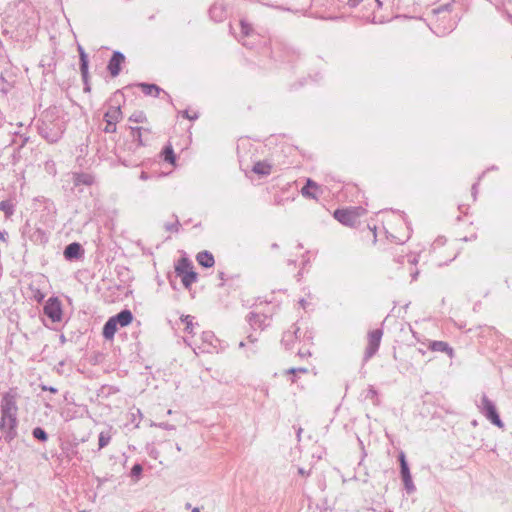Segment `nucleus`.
<instances>
[{
	"label": "nucleus",
	"mask_w": 512,
	"mask_h": 512,
	"mask_svg": "<svg viewBox=\"0 0 512 512\" xmlns=\"http://www.w3.org/2000/svg\"><path fill=\"white\" fill-rule=\"evenodd\" d=\"M139 178L143 181L147 180L149 178L148 174L146 172H142L139 176Z\"/></svg>",
	"instance_id": "obj_46"
},
{
	"label": "nucleus",
	"mask_w": 512,
	"mask_h": 512,
	"mask_svg": "<svg viewBox=\"0 0 512 512\" xmlns=\"http://www.w3.org/2000/svg\"><path fill=\"white\" fill-rule=\"evenodd\" d=\"M137 414H138L140 417L142 416V413H141V411H140L139 409L137 410Z\"/></svg>",
	"instance_id": "obj_56"
},
{
	"label": "nucleus",
	"mask_w": 512,
	"mask_h": 512,
	"mask_svg": "<svg viewBox=\"0 0 512 512\" xmlns=\"http://www.w3.org/2000/svg\"><path fill=\"white\" fill-rule=\"evenodd\" d=\"M133 141L136 142L135 147L129 146V150L136 153L138 148L148 145L151 136V129L147 127H130Z\"/></svg>",
	"instance_id": "obj_4"
},
{
	"label": "nucleus",
	"mask_w": 512,
	"mask_h": 512,
	"mask_svg": "<svg viewBox=\"0 0 512 512\" xmlns=\"http://www.w3.org/2000/svg\"><path fill=\"white\" fill-rule=\"evenodd\" d=\"M176 449H177L178 451H181V447H180L178 444L176 445Z\"/></svg>",
	"instance_id": "obj_57"
},
{
	"label": "nucleus",
	"mask_w": 512,
	"mask_h": 512,
	"mask_svg": "<svg viewBox=\"0 0 512 512\" xmlns=\"http://www.w3.org/2000/svg\"><path fill=\"white\" fill-rule=\"evenodd\" d=\"M478 408L480 413L492 424L498 428H504V423L497 412L495 404L485 394L482 395Z\"/></svg>",
	"instance_id": "obj_3"
},
{
	"label": "nucleus",
	"mask_w": 512,
	"mask_h": 512,
	"mask_svg": "<svg viewBox=\"0 0 512 512\" xmlns=\"http://www.w3.org/2000/svg\"><path fill=\"white\" fill-rule=\"evenodd\" d=\"M297 331L298 329H296L295 331H287L283 334V337H282V344L284 345V347L287 349V350H290L294 344V342L296 341L297 339Z\"/></svg>",
	"instance_id": "obj_21"
},
{
	"label": "nucleus",
	"mask_w": 512,
	"mask_h": 512,
	"mask_svg": "<svg viewBox=\"0 0 512 512\" xmlns=\"http://www.w3.org/2000/svg\"><path fill=\"white\" fill-rule=\"evenodd\" d=\"M129 121L135 122V123H144L147 121L146 115L142 112H135L129 117Z\"/></svg>",
	"instance_id": "obj_32"
},
{
	"label": "nucleus",
	"mask_w": 512,
	"mask_h": 512,
	"mask_svg": "<svg viewBox=\"0 0 512 512\" xmlns=\"http://www.w3.org/2000/svg\"><path fill=\"white\" fill-rule=\"evenodd\" d=\"M248 322L253 329L263 330L269 325V318L262 313L250 312Z\"/></svg>",
	"instance_id": "obj_11"
},
{
	"label": "nucleus",
	"mask_w": 512,
	"mask_h": 512,
	"mask_svg": "<svg viewBox=\"0 0 512 512\" xmlns=\"http://www.w3.org/2000/svg\"><path fill=\"white\" fill-rule=\"evenodd\" d=\"M65 128L63 119L53 115L51 112H45L42 116L38 131L48 142L55 143L62 137Z\"/></svg>",
	"instance_id": "obj_2"
},
{
	"label": "nucleus",
	"mask_w": 512,
	"mask_h": 512,
	"mask_svg": "<svg viewBox=\"0 0 512 512\" xmlns=\"http://www.w3.org/2000/svg\"><path fill=\"white\" fill-rule=\"evenodd\" d=\"M298 355H299L301 358H304V357L310 356V355H311V353H310V351H309V350H305V351H303V350H299Z\"/></svg>",
	"instance_id": "obj_42"
},
{
	"label": "nucleus",
	"mask_w": 512,
	"mask_h": 512,
	"mask_svg": "<svg viewBox=\"0 0 512 512\" xmlns=\"http://www.w3.org/2000/svg\"><path fill=\"white\" fill-rule=\"evenodd\" d=\"M240 25H241V33L244 36H249L250 33L252 32L251 25L244 20H241Z\"/></svg>",
	"instance_id": "obj_33"
},
{
	"label": "nucleus",
	"mask_w": 512,
	"mask_h": 512,
	"mask_svg": "<svg viewBox=\"0 0 512 512\" xmlns=\"http://www.w3.org/2000/svg\"><path fill=\"white\" fill-rule=\"evenodd\" d=\"M105 122H106V126L104 128V132L105 133H115L117 130L116 124L113 123L112 121H105Z\"/></svg>",
	"instance_id": "obj_36"
},
{
	"label": "nucleus",
	"mask_w": 512,
	"mask_h": 512,
	"mask_svg": "<svg viewBox=\"0 0 512 512\" xmlns=\"http://www.w3.org/2000/svg\"><path fill=\"white\" fill-rule=\"evenodd\" d=\"M429 348L432 351L443 352L448 354L449 356L453 355V349L449 346L447 342L444 341H433L430 344Z\"/></svg>",
	"instance_id": "obj_18"
},
{
	"label": "nucleus",
	"mask_w": 512,
	"mask_h": 512,
	"mask_svg": "<svg viewBox=\"0 0 512 512\" xmlns=\"http://www.w3.org/2000/svg\"><path fill=\"white\" fill-rule=\"evenodd\" d=\"M218 276H219V278H220L221 280H224V273H223V272H219V275H218Z\"/></svg>",
	"instance_id": "obj_52"
},
{
	"label": "nucleus",
	"mask_w": 512,
	"mask_h": 512,
	"mask_svg": "<svg viewBox=\"0 0 512 512\" xmlns=\"http://www.w3.org/2000/svg\"><path fill=\"white\" fill-rule=\"evenodd\" d=\"M376 2H377V4H378V6H379V7H381V6H382V3H381V1H380V0H376Z\"/></svg>",
	"instance_id": "obj_55"
},
{
	"label": "nucleus",
	"mask_w": 512,
	"mask_h": 512,
	"mask_svg": "<svg viewBox=\"0 0 512 512\" xmlns=\"http://www.w3.org/2000/svg\"><path fill=\"white\" fill-rule=\"evenodd\" d=\"M167 414H168V415H171V414H172V410H171V409H169V410L167 411Z\"/></svg>",
	"instance_id": "obj_58"
},
{
	"label": "nucleus",
	"mask_w": 512,
	"mask_h": 512,
	"mask_svg": "<svg viewBox=\"0 0 512 512\" xmlns=\"http://www.w3.org/2000/svg\"><path fill=\"white\" fill-rule=\"evenodd\" d=\"M8 64V60L5 55L0 52V68Z\"/></svg>",
	"instance_id": "obj_41"
},
{
	"label": "nucleus",
	"mask_w": 512,
	"mask_h": 512,
	"mask_svg": "<svg viewBox=\"0 0 512 512\" xmlns=\"http://www.w3.org/2000/svg\"><path fill=\"white\" fill-rule=\"evenodd\" d=\"M73 182L75 186L86 185L90 186L94 182V177L88 173H75L73 175Z\"/></svg>",
	"instance_id": "obj_14"
},
{
	"label": "nucleus",
	"mask_w": 512,
	"mask_h": 512,
	"mask_svg": "<svg viewBox=\"0 0 512 512\" xmlns=\"http://www.w3.org/2000/svg\"><path fill=\"white\" fill-rule=\"evenodd\" d=\"M111 318L115 321L117 326L125 327L132 322L133 314L130 310L124 309Z\"/></svg>",
	"instance_id": "obj_13"
},
{
	"label": "nucleus",
	"mask_w": 512,
	"mask_h": 512,
	"mask_svg": "<svg viewBox=\"0 0 512 512\" xmlns=\"http://www.w3.org/2000/svg\"><path fill=\"white\" fill-rule=\"evenodd\" d=\"M43 311L44 314L54 323L62 320L61 302L56 297H51L46 301Z\"/></svg>",
	"instance_id": "obj_6"
},
{
	"label": "nucleus",
	"mask_w": 512,
	"mask_h": 512,
	"mask_svg": "<svg viewBox=\"0 0 512 512\" xmlns=\"http://www.w3.org/2000/svg\"><path fill=\"white\" fill-rule=\"evenodd\" d=\"M417 276H418V271H416L415 273L412 274V279L416 280Z\"/></svg>",
	"instance_id": "obj_50"
},
{
	"label": "nucleus",
	"mask_w": 512,
	"mask_h": 512,
	"mask_svg": "<svg viewBox=\"0 0 512 512\" xmlns=\"http://www.w3.org/2000/svg\"><path fill=\"white\" fill-rule=\"evenodd\" d=\"M61 341H62V342H64V341H65V338H64V336H63V335L61 336Z\"/></svg>",
	"instance_id": "obj_61"
},
{
	"label": "nucleus",
	"mask_w": 512,
	"mask_h": 512,
	"mask_svg": "<svg viewBox=\"0 0 512 512\" xmlns=\"http://www.w3.org/2000/svg\"><path fill=\"white\" fill-rule=\"evenodd\" d=\"M34 297L38 302H40L44 298V295L40 291H37Z\"/></svg>",
	"instance_id": "obj_44"
},
{
	"label": "nucleus",
	"mask_w": 512,
	"mask_h": 512,
	"mask_svg": "<svg viewBox=\"0 0 512 512\" xmlns=\"http://www.w3.org/2000/svg\"><path fill=\"white\" fill-rule=\"evenodd\" d=\"M409 262L412 263V264L416 263V259L415 258L409 259Z\"/></svg>",
	"instance_id": "obj_54"
},
{
	"label": "nucleus",
	"mask_w": 512,
	"mask_h": 512,
	"mask_svg": "<svg viewBox=\"0 0 512 512\" xmlns=\"http://www.w3.org/2000/svg\"><path fill=\"white\" fill-rule=\"evenodd\" d=\"M298 473H299L300 475H302V476H306V475H308V473H307L303 468H299V469H298Z\"/></svg>",
	"instance_id": "obj_48"
},
{
	"label": "nucleus",
	"mask_w": 512,
	"mask_h": 512,
	"mask_svg": "<svg viewBox=\"0 0 512 512\" xmlns=\"http://www.w3.org/2000/svg\"><path fill=\"white\" fill-rule=\"evenodd\" d=\"M7 232L6 231H0V241H6Z\"/></svg>",
	"instance_id": "obj_45"
},
{
	"label": "nucleus",
	"mask_w": 512,
	"mask_h": 512,
	"mask_svg": "<svg viewBox=\"0 0 512 512\" xmlns=\"http://www.w3.org/2000/svg\"><path fill=\"white\" fill-rule=\"evenodd\" d=\"M63 254L65 259L68 261L77 260L83 257L84 249L81 244L73 242L65 247Z\"/></svg>",
	"instance_id": "obj_9"
},
{
	"label": "nucleus",
	"mask_w": 512,
	"mask_h": 512,
	"mask_svg": "<svg viewBox=\"0 0 512 512\" xmlns=\"http://www.w3.org/2000/svg\"><path fill=\"white\" fill-rule=\"evenodd\" d=\"M163 155H164V160L166 162H169L171 164H174L175 163V154H174V151L172 149V147L169 145V146H166L163 150Z\"/></svg>",
	"instance_id": "obj_31"
},
{
	"label": "nucleus",
	"mask_w": 512,
	"mask_h": 512,
	"mask_svg": "<svg viewBox=\"0 0 512 512\" xmlns=\"http://www.w3.org/2000/svg\"><path fill=\"white\" fill-rule=\"evenodd\" d=\"M111 440V434L109 431H102L99 434L98 445L99 449L106 447Z\"/></svg>",
	"instance_id": "obj_28"
},
{
	"label": "nucleus",
	"mask_w": 512,
	"mask_h": 512,
	"mask_svg": "<svg viewBox=\"0 0 512 512\" xmlns=\"http://www.w3.org/2000/svg\"><path fill=\"white\" fill-rule=\"evenodd\" d=\"M363 0H348V4L352 7H355L357 6L360 2H362Z\"/></svg>",
	"instance_id": "obj_43"
},
{
	"label": "nucleus",
	"mask_w": 512,
	"mask_h": 512,
	"mask_svg": "<svg viewBox=\"0 0 512 512\" xmlns=\"http://www.w3.org/2000/svg\"><path fill=\"white\" fill-rule=\"evenodd\" d=\"M318 189L319 186L317 185L316 182H314L313 180L311 179H308L307 182H306V185L301 189V193L304 197H308V198H312V199H316L317 196L312 193L310 190L311 189Z\"/></svg>",
	"instance_id": "obj_22"
},
{
	"label": "nucleus",
	"mask_w": 512,
	"mask_h": 512,
	"mask_svg": "<svg viewBox=\"0 0 512 512\" xmlns=\"http://www.w3.org/2000/svg\"><path fill=\"white\" fill-rule=\"evenodd\" d=\"M139 87L145 95H153L154 97H158L162 92V89L155 84L140 83Z\"/></svg>",
	"instance_id": "obj_20"
},
{
	"label": "nucleus",
	"mask_w": 512,
	"mask_h": 512,
	"mask_svg": "<svg viewBox=\"0 0 512 512\" xmlns=\"http://www.w3.org/2000/svg\"><path fill=\"white\" fill-rule=\"evenodd\" d=\"M0 81H2V82H4V81H5V80H4V77H3L2 75L0 76Z\"/></svg>",
	"instance_id": "obj_59"
},
{
	"label": "nucleus",
	"mask_w": 512,
	"mask_h": 512,
	"mask_svg": "<svg viewBox=\"0 0 512 512\" xmlns=\"http://www.w3.org/2000/svg\"><path fill=\"white\" fill-rule=\"evenodd\" d=\"M40 388L42 391H49L51 393H57L58 392V389L53 387V386H48V385H45V384H41L40 385Z\"/></svg>",
	"instance_id": "obj_38"
},
{
	"label": "nucleus",
	"mask_w": 512,
	"mask_h": 512,
	"mask_svg": "<svg viewBox=\"0 0 512 512\" xmlns=\"http://www.w3.org/2000/svg\"><path fill=\"white\" fill-rule=\"evenodd\" d=\"M239 346L244 347V342H240Z\"/></svg>",
	"instance_id": "obj_60"
},
{
	"label": "nucleus",
	"mask_w": 512,
	"mask_h": 512,
	"mask_svg": "<svg viewBox=\"0 0 512 512\" xmlns=\"http://www.w3.org/2000/svg\"><path fill=\"white\" fill-rule=\"evenodd\" d=\"M79 56H80V71L84 81L87 80L88 77V56L85 53L84 49L79 46L78 47Z\"/></svg>",
	"instance_id": "obj_16"
},
{
	"label": "nucleus",
	"mask_w": 512,
	"mask_h": 512,
	"mask_svg": "<svg viewBox=\"0 0 512 512\" xmlns=\"http://www.w3.org/2000/svg\"><path fill=\"white\" fill-rule=\"evenodd\" d=\"M202 345L197 348L204 353H210L211 349L216 348V342L218 341L214 333L211 331H204L201 334Z\"/></svg>",
	"instance_id": "obj_10"
},
{
	"label": "nucleus",
	"mask_w": 512,
	"mask_h": 512,
	"mask_svg": "<svg viewBox=\"0 0 512 512\" xmlns=\"http://www.w3.org/2000/svg\"><path fill=\"white\" fill-rule=\"evenodd\" d=\"M192 268L191 263L187 259H181L175 267V271L179 276H181L189 270H192Z\"/></svg>",
	"instance_id": "obj_25"
},
{
	"label": "nucleus",
	"mask_w": 512,
	"mask_h": 512,
	"mask_svg": "<svg viewBox=\"0 0 512 512\" xmlns=\"http://www.w3.org/2000/svg\"><path fill=\"white\" fill-rule=\"evenodd\" d=\"M117 331V325L115 321L110 317L103 327V337L107 340L113 339L115 333Z\"/></svg>",
	"instance_id": "obj_17"
},
{
	"label": "nucleus",
	"mask_w": 512,
	"mask_h": 512,
	"mask_svg": "<svg viewBox=\"0 0 512 512\" xmlns=\"http://www.w3.org/2000/svg\"><path fill=\"white\" fill-rule=\"evenodd\" d=\"M383 336L382 329H375L368 333V344L364 352L363 360L367 362L378 351Z\"/></svg>",
	"instance_id": "obj_5"
},
{
	"label": "nucleus",
	"mask_w": 512,
	"mask_h": 512,
	"mask_svg": "<svg viewBox=\"0 0 512 512\" xmlns=\"http://www.w3.org/2000/svg\"><path fill=\"white\" fill-rule=\"evenodd\" d=\"M182 116L189 119V120H195L198 118V115L197 114H194V115H190L189 112L187 110L183 111L182 113Z\"/></svg>",
	"instance_id": "obj_40"
},
{
	"label": "nucleus",
	"mask_w": 512,
	"mask_h": 512,
	"mask_svg": "<svg viewBox=\"0 0 512 512\" xmlns=\"http://www.w3.org/2000/svg\"><path fill=\"white\" fill-rule=\"evenodd\" d=\"M196 259L198 263L205 268H210L215 263L213 255L208 251L199 252Z\"/></svg>",
	"instance_id": "obj_15"
},
{
	"label": "nucleus",
	"mask_w": 512,
	"mask_h": 512,
	"mask_svg": "<svg viewBox=\"0 0 512 512\" xmlns=\"http://www.w3.org/2000/svg\"><path fill=\"white\" fill-rule=\"evenodd\" d=\"M286 372L288 374L307 373L308 369L307 368H303V367H300V368H290Z\"/></svg>",
	"instance_id": "obj_37"
},
{
	"label": "nucleus",
	"mask_w": 512,
	"mask_h": 512,
	"mask_svg": "<svg viewBox=\"0 0 512 512\" xmlns=\"http://www.w3.org/2000/svg\"><path fill=\"white\" fill-rule=\"evenodd\" d=\"M17 395L8 391L2 395L0 402V440L11 443L18 435Z\"/></svg>",
	"instance_id": "obj_1"
},
{
	"label": "nucleus",
	"mask_w": 512,
	"mask_h": 512,
	"mask_svg": "<svg viewBox=\"0 0 512 512\" xmlns=\"http://www.w3.org/2000/svg\"><path fill=\"white\" fill-rule=\"evenodd\" d=\"M122 112L120 107H110L109 110L104 115L105 121H112L113 123L117 124L119 120L121 119Z\"/></svg>",
	"instance_id": "obj_19"
},
{
	"label": "nucleus",
	"mask_w": 512,
	"mask_h": 512,
	"mask_svg": "<svg viewBox=\"0 0 512 512\" xmlns=\"http://www.w3.org/2000/svg\"><path fill=\"white\" fill-rule=\"evenodd\" d=\"M476 193H477V183H475L472 186V195H473L474 199H476Z\"/></svg>",
	"instance_id": "obj_47"
},
{
	"label": "nucleus",
	"mask_w": 512,
	"mask_h": 512,
	"mask_svg": "<svg viewBox=\"0 0 512 512\" xmlns=\"http://www.w3.org/2000/svg\"><path fill=\"white\" fill-rule=\"evenodd\" d=\"M369 394L372 395V396H375L376 395V391L371 387L369 389Z\"/></svg>",
	"instance_id": "obj_49"
},
{
	"label": "nucleus",
	"mask_w": 512,
	"mask_h": 512,
	"mask_svg": "<svg viewBox=\"0 0 512 512\" xmlns=\"http://www.w3.org/2000/svg\"><path fill=\"white\" fill-rule=\"evenodd\" d=\"M125 61V56L120 51H115L109 60L107 69L112 77L119 75L121 71V65Z\"/></svg>",
	"instance_id": "obj_8"
},
{
	"label": "nucleus",
	"mask_w": 512,
	"mask_h": 512,
	"mask_svg": "<svg viewBox=\"0 0 512 512\" xmlns=\"http://www.w3.org/2000/svg\"><path fill=\"white\" fill-rule=\"evenodd\" d=\"M334 217L342 224L351 226L355 222V215L347 209H338L334 212Z\"/></svg>",
	"instance_id": "obj_12"
},
{
	"label": "nucleus",
	"mask_w": 512,
	"mask_h": 512,
	"mask_svg": "<svg viewBox=\"0 0 512 512\" xmlns=\"http://www.w3.org/2000/svg\"><path fill=\"white\" fill-rule=\"evenodd\" d=\"M119 160H120L121 164L126 167L138 166L141 162L140 157H137L135 159H129V158H126L125 156H119Z\"/></svg>",
	"instance_id": "obj_30"
},
{
	"label": "nucleus",
	"mask_w": 512,
	"mask_h": 512,
	"mask_svg": "<svg viewBox=\"0 0 512 512\" xmlns=\"http://www.w3.org/2000/svg\"><path fill=\"white\" fill-rule=\"evenodd\" d=\"M248 340H249L250 342H255V341H256V339H255V338H253V337H252V335H249V336H248Z\"/></svg>",
	"instance_id": "obj_51"
},
{
	"label": "nucleus",
	"mask_w": 512,
	"mask_h": 512,
	"mask_svg": "<svg viewBox=\"0 0 512 512\" xmlns=\"http://www.w3.org/2000/svg\"><path fill=\"white\" fill-rule=\"evenodd\" d=\"M305 303H306V301L304 299L300 300V304H301L302 307H305Z\"/></svg>",
	"instance_id": "obj_53"
},
{
	"label": "nucleus",
	"mask_w": 512,
	"mask_h": 512,
	"mask_svg": "<svg viewBox=\"0 0 512 512\" xmlns=\"http://www.w3.org/2000/svg\"><path fill=\"white\" fill-rule=\"evenodd\" d=\"M180 319L183 323H185V332L193 335L195 326H198L197 323L193 322L194 317L191 315H182Z\"/></svg>",
	"instance_id": "obj_23"
},
{
	"label": "nucleus",
	"mask_w": 512,
	"mask_h": 512,
	"mask_svg": "<svg viewBox=\"0 0 512 512\" xmlns=\"http://www.w3.org/2000/svg\"><path fill=\"white\" fill-rule=\"evenodd\" d=\"M179 227H180V223H179L178 219H176L174 223L165 224V229L170 232H178Z\"/></svg>",
	"instance_id": "obj_35"
},
{
	"label": "nucleus",
	"mask_w": 512,
	"mask_h": 512,
	"mask_svg": "<svg viewBox=\"0 0 512 512\" xmlns=\"http://www.w3.org/2000/svg\"><path fill=\"white\" fill-rule=\"evenodd\" d=\"M398 458L400 462V473L404 483V487L408 493H412L415 491V485L413 484L410 469L406 461V456L404 452H401Z\"/></svg>",
	"instance_id": "obj_7"
},
{
	"label": "nucleus",
	"mask_w": 512,
	"mask_h": 512,
	"mask_svg": "<svg viewBox=\"0 0 512 512\" xmlns=\"http://www.w3.org/2000/svg\"><path fill=\"white\" fill-rule=\"evenodd\" d=\"M0 210L9 218L14 214L15 205L11 200H3L0 202Z\"/></svg>",
	"instance_id": "obj_24"
},
{
	"label": "nucleus",
	"mask_w": 512,
	"mask_h": 512,
	"mask_svg": "<svg viewBox=\"0 0 512 512\" xmlns=\"http://www.w3.org/2000/svg\"><path fill=\"white\" fill-rule=\"evenodd\" d=\"M32 435L35 439H37L41 442H46L48 440V435H47L46 431L41 427H35L32 430Z\"/></svg>",
	"instance_id": "obj_29"
},
{
	"label": "nucleus",
	"mask_w": 512,
	"mask_h": 512,
	"mask_svg": "<svg viewBox=\"0 0 512 512\" xmlns=\"http://www.w3.org/2000/svg\"><path fill=\"white\" fill-rule=\"evenodd\" d=\"M271 166L265 162H257L253 166V172L259 175H268L270 174Z\"/></svg>",
	"instance_id": "obj_26"
},
{
	"label": "nucleus",
	"mask_w": 512,
	"mask_h": 512,
	"mask_svg": "<svg viewBox=\"0 0 512 512\" xmlns=\"http://www.w3.org/2000/svg\"><path fill=\"white\" fill-rule=\"evenodd\" d=\"M155 426H158L162 429H165V430H174L175 429V426L172 425V424H169V423H159V424H155Z\"/></svg>",
	"instance_id": "obj_39"
},
{
	"label": "nucleus",
	"mask_w": 512,
	"mask_h": 512,
	"mask_svg": "<svg viewBox=\"0 0 512 512\" xmlns=\"http://www.w3.org/2000/svg\"><path fill=\"white\" fill-rule=\"evenodd\" d=\"M183 285L188 288L192 283L197 280V273L193 270H189L185 274L181 275Z\"/></svg>",
	"instance_id": "obj_27"
},
{
	"label": "nucleus",
	"mask_w": 512,
	"mask_h": 512,
	"mask_svg": "<svg viewBox=\"0 0 512 512\" xmlns=\"http://www.w3.org/2000/svg\"><path fill=\"white\" fill-rule=\"evenodd\" d=\"M142 471H143L142 465L137 463L131 469V476L138 480L140 475L142 474Z\"/></svg>",
	"instance_id": "obj_34"
}]
</instances>
